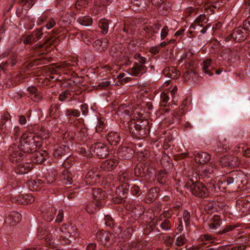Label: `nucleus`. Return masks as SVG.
Instances as JSON below:
<instances>
[{
  "mask_svg": "<svg viewBox=\"0 0 250 250\" xmlns=\"http://www.w3.org/2000/svg\"><path fill=\"white\" fill-rule=\"evenodd\" d=\"M192 177L195 178V180L188 176L186 186L194 195L199 197H207L210 193L217 191L215 185L208 183L206 186L202 183L198 182L199 176L197 173H194Z\"/></svg>",
  "mask_w": 250,
  "mask_h": 250,
  "instance_id": "1",
  "label": "nucleus"
},
{
  "mask_svg": "<svg viewBox=\"0 0 250 250\" xmlns=\"http://www.w3.org/2000/svg\"><path fill=\"white\" fill-rule=\"evenodd\" d=\"M49 137V133L42 134L41 137L36 136L34 134L25 132L21 136L22 143H29V147L24 148V153H32L35 152L37 149L42 146V140Z\"/></svg>",
  "mask_w": 250,
  "mask_h": 250,
  "instance_id": "2",
  "label": "nucleus"
},
{
  "mask_svg": "<svg viewBox=\"0 0 250 250\" xmlns=\"http://www.w3.org/2000/svg\"><path fill=\"white\" fill-rule=\"evenodd\" d=\"M15 161H10L12 163H15L16 166H15V172L20 174H24L30 171L33 167V164L24 162L21 158L23 156L21 153H19V154L14 155Z\"/></svg>",
  "mask_w": 250,
  "mask_h": 250,
  "instance_id": "3",
  "label": "nucleus"
},
{
  "mask_svg": "<svg viewBox=\"0 0 250 250\" xmlns=\"http://www.w3.org/2000/svg\"><path fill=\"white\" fill-rule=\"evenodd\" d=\"M134 57L138 60V62L134 64L132 68L129 70V74L132 76L140 77L146 71V67L145 65L146 58L137 53L134 55Z\"/></svg>",
  "mask_w": 250,
  "mask_h": 250,
  "instance_id": "4",
  "label": "nucleus"
},
{
  "mask_svg": "<svg viewBox=\"0 0 250 250\" xmlns=\"http://www.w3.org/2000/svg\"><path fill=\"white\" fill-rule=\"evenodd\" d=\"M172 214L168 210L163 211L159 216L156 217L154 222L156 225H159L162 229L169 230L171 229V224L169 219Z\"/></svg>",
  "mask_w": 250,
  "mask_h": 250,
  "instance_id": "5",
  "label": "nucleus"
},
{
  "mask_svg": "<svg viewBox=\"0 0 250 250\" xmlns=\"http://www.w3.org/2000/svg\"><path fill=\"white\" fill-rule=\"evenodd\" d=\"M247 38V32L245 29L238 27L235 29L232 33L229 34L225 37L226 42L234 41L236 42H241L244 41Z\"/></svg>",
  "mask_w": 250,
  "mask_h": 250,
  "instance_id": "6",
  "label": "nucleus"
},
{
  "mask_svg": "<svg viewBox=\"0 0 250 250\" xmlns=\"http://www.w3.org/2000/svg\"><path fill=\"white\" fill-rule=\"evenodd\" d=\"M231 184H234L237 188H240L241 185L247 184L246 176L241 171H232L229 173Z\"/></svg>",
  "mask_w": 250,
  "mask_h": 250,
  "instance_id": "7",
  "label": "nucleus"
},
{
  "mask_svg": "<svg viewBox=\"0 0 250 250\" xmlns=\"http://www.w3.org/2000/svg\"><path fill=\"white\" fill-rule=\"evenodd\" d=\"M27 147H29V143H22L21 137L18 145L14 144L9 148L8 152L9 153V159L13 162L14 161V155L19 154V153H21V151L24 152V148L27 147Z\"/></svg>",
  "mask_w": 250,
  "mask_h": 250,
  "instance_id": "8",
  "label": "nucleus"
},
{
  "mask_svg": "<svg viewBox=\"0 0 250 250\" xmlns=\"http://www.w3.org/2000/svg\"><path fill=\"white\" fill-rule=\"evenodd\" d=\"M97 238L102 244L105 246L110 245L115 240V237L112 234L104 230L97 232Z\"/></svg>",
  "mask_w": 250,
  "mask_h": 250,
  "instance_id": "9",
  "label": "nucleus"
},
{
  "mask_svg": "<svg viewBox=\"0 0 250 250\" xmlns=\"http://www.w3.org/2000/svg\"><path fill=\"white\" fill-rule=\"evenodd\" d=\"M92 148L94 155L100 159L104 158L108 155V148L106 145L103 143L96 144L92 146Z\"/></svg>",
  "mask_w": 250,
  "mask_h": 250,
  "instance_id": "10",
  "label": "nucleus"
},
{
  "mask_svg": "<svg viewBox=\"0 0 250 250\" xmlns=\"http://www.w3.org/2000/svg\"><path fill=\"white\" fill-rule=\"evenodd\" d=\"M129 189V186L127 183H123L122 185L119 186L116 189L115 193L117 197H119L114 202L116 203H121L124 200V199L125 198L128 194Z\"/></svg>",
  "mask_w": 250,
  "mask_h": 250,
  "instance_id": "11",
  "label": "nucleus"
},
{
  "mask_svg": "<svg viewBox=\"0 0 250 250\" xmlns=\"http://www.w3.org/2000/svg\"><path fill=\"white\" fill-rule=\"evenodd\" d=\"M220 163L224 167H235L240 164L238 156H233L230 154L222 157Z\"/></svg>",
  "mask_w": 250,
  "mask_h": 250,
  "instance_id": "12",
  "label": "nucleus"
},
{
  "mask_svg": "<svg viewBox=\"0 0 250 250\" xmlns=\"http://www.w3.org/2000/svg\"><path fill=\"white\" fill-rule=\"evenodd\" d=\"M93 203L97 207H101L103 206L102 200L106 198L105 191L99 188L93 189Z\"/></svg>",
  "mask_w": 250,
  "mask_h": 250,
  "instance_id": "13",
  "label": "nucleus"
},
{
  "mask_svg": "<svg viewBox=\"0 0 250 250\" xmlns=\"http://www.w3.org/2000/svg\"><path fill=\"white\" fill-rule=\"evenodd\" d=\"M35 200V198L30 194H23L18 196L12 197V201L18 204L27 205L32 203Z\"/></svg>",
  "mask_w": 250,
  "mask_h": 250,
  "instance_id": "14",
  "label": "nucleus"
},
{
  "mask_svg": "<svg viewBox=\"0 0 250 250\" xmlns=\"http://www.w3.org/2000/svg\"><path fill=\"white\" fill-rule=\"evenodd\" d=\"M41 210L42 218L47 222L51 221L54 219L57 212L56 209L53 207H49L47 208L42 207Z\"/></svg>",
  "mask_w": 250,
  "mask_h": 250,
  "instance_id": "15",
  "label": "nucleus"
},
{
  "mask_svg": "<svg viewBox=\"0 0 250 250\" xmlns=\"http://www.w3.org/2000/svg\"><path fill=\"white\" fill-rule=\"evenodd\" d=\"M134 152L130 146H122L117 152V156L121 159H129L132 158Z\"/></svg>",
  "mask_w": 250,
  "mask_h": 250,
  "instance_id": "16",
  "label": "nucleus"
},
{
  "mask_svg": "<svg viewBox=\"0 0 250 250\" xmlns=\"http://www.w3.org/2000/svg\"><path fill=\"white\" fill-rule=\"evenodd\" d=\"M96 171L97 169L94 168L87 173L85 179L86 184L94 185L99 182L100 175Z\"/></svg>",
  "mask_w": 250,
  "mask_h": 250,
  "instance_id": "17",
  "label": "nucleus"
},
{
  "mask_svg": "<svg viewBox=\"0 0 250 250\" xmlns=\"http://www.w3.org/2000/svg\"><path fill=\"white\" fill-rule=\"evenodd\" d=\"M42 30V28L38 29L33 34L25 37L23 39V43L24 44H30L37 42L42 37L43 34Z\"/></svg>",
  "mask_w": 250,
  "mask_h": 250,
  "instance_id": "18",
  "label": "nucleus"
},
{
  "mask_svg": "<svg viewBox=\"0 0 250 250\" xmlns=\"http://www.w3.org/2000/svg\"><path fill=\"white\" fill-rule=\"evenodd\" d=\"M130 132L136 136H139V138H143L147 134V130L142 128L141 125L138 124H131Z\"/></svg>",
  "mask_w": 250,
  "mask_h": 250,
  "instance_id": "19",
  "label": "nucleus"
},
{
  "mask_svg": "<svg viewBox=\"0 0 250 250\" xmlns=\"http://www.w3.org/2000/svg\"><path fill=\"white\" fill-rule=\"evenodd\" d=\"M230 177L229 174L221 177L218 181L217 187L221 191L224 192L228 186L231 184L230 180Z\"/></svg>",
  "mask_w": 250,
  "mask_h": 250,
  "instance_id": "20",
  "label": "nucleus"
},
{
  "mask_svg": "<svg viewBox=\"0 0 250 250\" xmlns=\"http://www.w3.org/2000/svg\"><path fill=\"white\" fill-rule=\"evenodd\" d=\"M217 169L216 165L212 162L203 167L201 170L203 176L207 177H211L213 175L215 171Z\"/></svg>",
  "mask_w": 250,
  "mask_h": 250,
  "instance_id": "21",
  "label": "nucleus"
},
{
  "mask_svg": "<svg viewBox=\"0 0 250 250\" xmlns=\"http://www.w3.org/2000/svg\"><path fill=\"white\" fill-rule=\"evenodd\" d=\"M121 137L120 134L117 132L111 131L106 136L107 142L113 146H117L120 142Z\"/></svg>",
  "mask_w": 250,
  "mask_h": 250,
  "instance_id": "22",
  "label": "nucleus"
},
{
  "mask_svg": "<svg viewBox=\"0 0 250 250\" xmlns=\"http://www.w3.org/2000/svg\"><path fill=\"white\" fill-rule=\"evenodd\" d=\"M47 153L45 150H41L33 154L32 161L34 163L40 164L46 159Z\"/></svg>",
  "mask_w": 250,
  "mask_h": 250,
  "instance_id": "23",
  "label": "nucleus"
},
{
  "mask_svg": "<svg viewBox=\"0 0 250 250\" xmlns=\"http://www.w3.org/2000/svg\"><path fill=\"white\" fill-rule=\"evenodd\" d=\"M118 164V161L115 159L106 160L101 164V167L104 170L110 171L113 169Z\"/></svg>",
  "mask_w": 250,
  "mask_h": 250,
  "instance_id": "24",
  "label": "nucleus"
},
{
  "mask_svg": "<svg viewBox=\"0 0 250 250\" xmlns=\"http://www.w3.org/2000/svg\"><path fill=\"white\" fill-rule=\"evenodd\" d=\"M210 159V156L207 152L197 153L195 155V161L197 163L204 164L209 161Z\"/></svg>",
  "mask_w": 250,
  "mask_h": 250,
  "instance_id": "25",
  "label": "nucleus"
},
{
  "mask_svg": "<svg viewBox=\"0 0 250 250\" xmlns=\"http://www.w3.org/2000/svg\"><path fill=\"white\" fill-rule=\"evenodd\" d=\"M27 89L28 91L29 97L34 101L38 102L41 100L42 96L35 87L29 86L27 88Z\"/></svg>",
  "mask_w": 250,
  "mask_h": 250,
  "instance_id": "26",
  "label": "nucleus"
},
{
  "mask_svg": "<svg viewBox=\"0 0 250 250\" xmlns=\"http://www.w3.org/2000/svg\"><path fill=\"white\" fill-rule=\"evenodd\" d=\"M221 224V220L219 216L214 215L208 223L210 230H214L217 229Z\"/></svg>",
  "mask_w": 250,
  "mask_h": 250,
  "instance_id": "27",
  "label": "nucleus"
},
{
  "mask_svg": "<svg viewBox=\"0 0 250 250\" xmlns=\"http://www.w3.org/2000/svg\"><path fill=\"white\" fill-rule=\"evenodd\" d=\"M214 68L212 61L210 59H207L204 60L203 62V70L204 73L208 74L209 76H211L213 73L210 71L211 69Z\"/></svg>",
  "mask_w": 250,
  "mask_h": 250,
  "instance_id": "28",
  "label": "nucleus"
},
{
  "mask_svg": "<svg viewBox=\"0 0 250 250\" xmlns=\"http://www.w3.org/2000/svg\"><path fill=\"white\" fill-rule=\"evenodd\" d=\"M69 148L66 145H61L55 148L54 152V156L58 158L60 156L64 155L66 153L68 152Z\"/></svg>",
  "mask_w": 250,
  "mask_h": 250,
  "instance_id": "29",
  "label": "nucleus"
},
{
  "mask_svg": "<svg viewBox=\"0 0 250 250\" xmlns=\"http://www.w3.org/2000/svg\"><path fill=\"white\" fill-rule=\"evenodd\" d=\"M62 172L60 180L65 184H71L73 181L72 177V174L68 172L67 169H64L62 171Z\"/></svg>",
  "mask_w": 250,
  "mask_h": 250,
  "instance_id": "30",
  "label": "nucleus"
},
{
  "mask_svg": "<svg viewBox=\"0 0 250 250\" xmlns=\"http://www.w3.org/2000/svg\"><path fill=\"white\" fill-rule=\"evenodd\" d=\"M107 40L106 39H102L96 40L94 42L93 46L100 51H102L107 47Z\"/></svg>",
  "mask_w": 250,
  "mask_h": 250,
  "instance_id": "31",
  "label": "nucleus"
},
{
  "mask_svg": "<svg viewBox=\"0 0 250 250\" xmlns=\"http://www.w3.org/2000/svg\"><path fill=\"white\" fill-rule=\"evenodd\" d=\"M28 185L29 189L31 190H40L42 187L41 186L43 184V181L41 179H36L35 180H30L28 182Z\"/></svg>",
  "mask_w": 250,
  "mask_h": 250,
  "instance_id": "32",
  "label": "nucleus"
},
{
  "mask_svg": "<svg viewBox=\"0 0 250 250\" xmlns=\"http://www.w3.org/2000/svg\"><path fill=\"white\" fill-rule=\"evenodd\" d=\"M21 218V215L16 211L11 212L7 218L6 221L10 224L17 223L20 221Z\"/></svg>",
  "mask_w": 250,
  "mask_h": 250,
  "instance_id": "33",
  "label": "nucleus"
},
{
  "mask_svg": "<svg viewBox=\"0 0 250 250\" xmlns=\"http://www.w3.org/2000/svg\"><path fill=\"white\" fill-rule=\"evenodd\" d=\"M207 22L206 19V16L204 14H200L195 20L194 24H192L191 27L194 29L196 28V26L203 27L204 24Z\"/></svg>",
  "mask_w": 250,
  "mask_h": 250,
  "instance_id": "34",
  "label": "nucleus"
},
{
  "mask_svg": "<svg viewBox=\"0 0 250 250\" xmlns=\"http://www.w3.org/2000/svg\"><path fill=\"white\" fill-rule=\"evenodd\" d=\"M158 196L157 189L155 188H151L147 193L146 201L150 203L153 202Z\"/></svg>",
  "mask_w": 250,
  "mask_h": 250,
  "instance_id": "35",
  "label": "nucleus"
},
{
  "mask_svg": "<svg viewBox=\"0 0 250 250\" xmlns=\"http://www.w3.org/2000/svg\"><path fill=\"white\" fill-rule=\"evenodd\" d=\"M77 21L83 26H88L92 24V19L89 16H85L79 17Z\"/></svg>",
  "mask_w": 250,
  "mask_h": 250,
  "instance_id": "36",
  "label": "nucleus"
},
{
  "mask_svg": "<svg viewBox=\"0 0 250 250\" xmlns=\"http://www.w3.org/2000/svg\"><path fill=\"white\" fill-rule=\"evenodd\" d=\"M169 95H170V92L166 93L165 92H163V93H162L161 95V104L162 106H166L167 104H168V105L174 104L172 101L171 102H168V101L170 100Z\"/></svg>",
  "mask_w": 250,
  "mask_h": 250,
  "instance_id": "37",
  "label": "nucleus"
},
{
  "mask_svg": "<svg viewBox=\"0 0 250 250\" xmlns=\"http://www.w3.org/2000/svg\"><path fill=\"white\" fill-rule=\"evenodd\" d=\"M241 226L240 225V224L237 223V224H230L228 226H226L225 228L223 229L222 231V233H225L227 232H228L229 231H239L241 229Z\"/></svg>",
  "mask_w": 250,
  "mask_h": 250,
  "instance_id": "38",
  "label": "nucleus"
},
{
  "mask_svg": "<svg viewBox=\"0 0 250 250\" xmlns=\"http://www.w3.org/2000/svg\"><path fill=\"white\" fill-rule=\"evenodd\" d=\"M222 57L223 59L229 62L232 61L233 58L235 59L236 57V53L234 51L227 50L226 52L223 53Z\"/></svg>",
  "mask_w": 250,
  "mask_h": 250,
  "instance_id": "39",
  "label": "nucleus"
},
{
  "mask_svg": "<svg viewBox=\"0 0 250 250\" xmlns=\"http://www.w3.org/2000/svg\"><path fill=\"white\" fill-rule=\"evenodd\" d=\"M10 115L8 113L5 114L1 119L0 122V129L2 130L4 128H6L7 125H11L10 121L9 120Z\"/></svg>",
  "mask_w": 250,
  "mask_h": 250,
  "instance_id": "40",
  "label": "nucleus"
},
{
  "mask_svg": "<svg viewBox=\"0 0 250 250\" xmlns=\"http://www.w3.org/2000/svg\"><path fill=\"white\" fill-rule=\"evenodd\" d=\"M81 37L83 42L88 44L94 39V36L90 32L83 31L81 33Z\"/></svg>",
  "mask_w": 250,
  "mask_h": 250,
  "instance_id": "41",
  "label": "nucleus"
},
{
  "mask_svg": "<svg viewBox=\"0 0 250 250\" xmlns=\"http://www.w3.org/2000/svg\"><path fill=\"white\" fill-rule=\"evenodd\" d=\"M99 26L103 30V33H107L108 30V21L105 19H102L99 22Z\"/></svg>",
  "mask_w": 250,
  "mask_h": 250,
  "instance_id": "42",
  "label": "nucleus"
},
{
  "mask_svg": "<svg viewBox=\"0 0 250 250\" xmlns=\"http://www.w3.org/2000/svg\"><path fill=\"white\" fill-rule=\"evenodd\" d=\"M237 148L241 149L242 155L246 157H250V146H247L244 144H239Z\"/></svg>",
  "mask_w": 250,
  "mask_h": 250,
  "instance_id": "43",
  "label": "nucleus"
},
{
  "mask_svg": "<svg viewBox=\"0 0 250 250\" xmlns=\"http://www.w3.org/2000/svg\"><path fill=\"white\" fill-rule=\"evenodd\" d=\"M131 173L128 171H125L119 176V181L121 182L126 183L130 179Z\"/></svg>",
  "mask_w": 250,
  "mask_h": 250,
  "instance_id": "44",
  "label": "nucleus"
},
{
  "mask_svg": "<svg viewBox=\"0 0 250 250\" xmlns=\"http://www.w3.org/2000/svg\"><path fill=\"white\" fill-rule=\"evenodd\" d=\"M64 113L66 116H73L76 117L80 115V112L77 109H66L64 111Z\"/></svg>",
  "mask_w": 250,
  "mask_h": 250,
  "instance_id": "45",
  "label": "nucleus"
},
{
  "mask_svg": "<svg viewBox=\"0 0 250 250\" xmlns=\"http://www.w3.org/2000/svg\"><path fill=\"white\" fill-rule=\"evenodd\" d=\"M112 0H95L94 4L97 7L106 6L112 2Z\"/></svg>",
  "mask_w": 250,
  "mask_h": 250,
  "instance_id": "46",
  "label": "nucleus"
},
{
  "mask_svg": "<svg viewBox=\"0 0 250 250\" xmlns=\"http://www.w3.org/2000/svg\"><path fill=\"white\" fill-rule=\"evenodd\" d=\"M177 90V87L174 86L172 89L169 92L172 98V102L175 105L176 104V103L178 100V96L176 94Z\"/></svg>",
  "mask_w": 250,
  "mask_h": 250,
  "instance_id": "47",
  "label": "nucleus"
},
{
  "mask_svg": "<svg viewBox=\"0 0 250 250\" xmlns=\"http://www.w3.org/2000/svg\"><path fill=\"white\" fill-rule=\"evenodd\" d=\"M168 70V72L167 73V75L172 79H176L180 75V72L176 71L173 68H169Z\"/></svg>",
  "mask_w": 250,
  "mask_h": 250,
  "instance_id": "48",
  "label": "nucleus"
},
{
  "mask_svg": "<svg viewBox=\"0 0 250 250\" xmlns=\"http://www.w3.org/2000/svg\"><path fill=\"white\" fill-rule=\"evenodd\" d=\"M186 241L187 239L185 236H179L176 238L175 245L178 247L182 246L186 243Z\"/></svg>",
  "mask_w": 250,
  "mask_h": 250,
  "instance_id": "49",
  "label": "nucleus"
},
{
  "mask_svg": "<svg viewBox=\"0 0 250 250\" xmlns=\"http://www.w3.org/2000/svg\"><path fill=\"white\" fill-rule=\"evenodd\" d=\"M87 4L88 1L86 0H77L75 3V7L78 10H80L85 7Z\"/></svg>",
  "mask_w": 250,
  "mask_h": 250,
  "instance_id": "50",
  "label": "nucleus"
},
{
  "mask_svg": "<svg viewBox=\"0 0 250 250\" xmlns=\"http://www.w3.org/2000/svg\"><path fill=\"white\" fill-rule=\"evenodd\" d=\"M228 146L226 145L220 144L217 149L215 150L217 154H219L221 152H227L228 151Z\"/></svg>",
  "mask_w": 250,
  "mask_h": 250,
  "instance_id": "51",
  "label": "nucleus"
},
{
  "mask_svg": "<svg viewBox=\"0 0 250 250\" xmlns=\"http://www.w3.org/2000/svg\"><path fill=\"white\" fill-rule=\"evenodd\" d=\"M105 224L110 227H113L114 224L112 218L109 215H106L104 217Z\"/></svg>",
  "mask_w": 250,
  "mask_h": 250,
  "instance_id": "52",
  "label": "nucleus"
},
{
  "mask_svg": "<svg viewBox=\"0 0 250 250\" xmlns=\"http://www.w3.org/2000/svg\"><path fill=\"white\" fill-rule=\"evenodd\" d=\"M70 93L69 91H64L62 92L59 96V99L61 101H64L67 98H69Z\"/></svg>",
  "mask_w": 250,
  "mask_h": 250,
  "instance_id": "53",
  "label": "nucleus"
},
{
  "mask_svg": "<svg viewBox=\"0 0 250 250\" xmlns=\"http://www.w3.org/2000/svg\"><path fill=\"white\" fill-rule=\"evenodd\" d=\"M71 66V64L65 62H62L56 66V68L58 69H69L70 67Z\"/></svg>",
  "mask_w": 250,
  "mask_h": 250,
  "instance_id": "54",
  "label": "nucleus"
},
{
  "mask_svg": "<svg viewBox=\"0 0 250 250\" xmlns=\"http://www.w3.org/2000/svg\"><path fill=\"white\" fill-rule=\"evenodd\" d=\"M169 29L167 26H164L161 30V39L164 40L168 35Z\"/></svg>",
  "mask_w": 250,
  "mask_h": 250,
  "instance_id": "55",
  "label": "nucleus"
},
{
  "mask_svg": "<svg viewBox=\"0 0 250 250\" xmlns=\"http://www.w3.org/2000/svg\"><path fill=\"white\" fill-rule=\"evenodd\" d=\"M63 218V211L62 209L58 211L56 218L55 219L56 223L62 222Z\"/></svg>",
  "mask_w": 250,
  "mask_h": 250,
  "instance_id": "56",
  "label": "nucleus"
},
{
  "mask_svg": "<svg viewBox=\"0 0 250 250\" xmlns=\"http://www.w3.org/2000/svg\"><path fill=\"white\" fill-rule=\"evenodd\" d=\"M139 191L140 188L136 185H133L130 189L131 194L134 195L139 196L140 195Z\"/></svg>",
  "mask_w": 250,
  "mask_h": 250,
  "instance_id": "57",
  "label": "nucleus"
},
{
  "mask_svg": "<svg viewBox=\"0 0 250 250\" xmlns=\"http://www.w3.org/2000/svg\"><path fill=\"white\" fill-rule=\"evenodd\" d=\"M56 24L55 20L53 18H51L49 20L46 24V27L47 29H50L53 28Z\"/></svg>",
  "mask_w": 250,
  "mask_h": 250,
  "instance_id": "58",
  "label": "nucleus"
},
{
  "mask_svg": "<svg viewBox=\"0 0 250 250\" xmlns=\"http://www.w3.org/2000/svg\"><path fill=\"white\" fill-rule=\"evenodd\" d=\"M105 127V125L103 121H99L98 124L96 126V131L100 132Z\"/></svg>",
  "mask_w": 250,
  "mask_h": 250,
  "instance_id": "59",
  "label": "nucleus"
},
{
  "mask_svg": "<svg viewBox=\"0 0 250 250\" xmlns=\"http://www.w3.org/2000/svg\"><path fill=\"white\" fill-rule=\"evenodd\" d=\"M183 217L186 224H188L189 221L190 214L188 211L185 210L184 211Z\"/></svg>",
  "mask_w": 250,
  "mask_h": 250,
  "instance_id": "60",
  "label": "nucleus"
},
{
  "mask_svg": "<svg viewBox=\"0 0 250 250\" xmlns=\"http://www.w3.org/2000/svg\"><path fill=\"white\" fill-rule=\"evenodd\" d=\"M17 63V57L12 56L9 60L6 62V63L9 64L11 67L14 66Z\"/></svg>",
  "mask_w": 250,
  "mask_h": 250,
  "instance_id": "61",
  "label": "nucleus"
},
{
  "mask_svg": "<svg viewBox=\"0 0 250 250\" xmlns=\"http://www.w3.org/2000/svg\"><path fill=\"white\" fill-rule=\"evenodd\" d=\"M196 73L191 70L187 71L185 73V78H187L188 79H189L191 77H193L194 76H196Z\"/></svg>",
  "mask_w": 250,
  "mask_h": 250,
  "instance_id": "62",
  "label": "nucleus"
},
{
  "mask_svg": "<svg viewBox=\"0 0 250 250\" xmlns=\"http://www.w3.org/2000/svg\"><path fill=\"white\" fill-rule=\"evenodd\" d=\"M160 51L159 46H152L149 49V51L153 55H156Z\"/></svg>",
  "mask_w": 250,
  "mask_h": 250,
  "instance_id": "63",
  "label": "nucleus"
},
{
  "mask_svg": "<svg viewBox=\"0 0 250 250\" xmlns=\"http://www.w3.org/2000/svg\"><path fill=\"white\" fill-rule=\"evenodd\" d=\"M244 6L250 14V0H245Z\"/></svg>",
  "mask_w": 250,
  "mask_h": 250,
  "instance_id": "64",
  "label": "nucleus"
}]
</instances>
